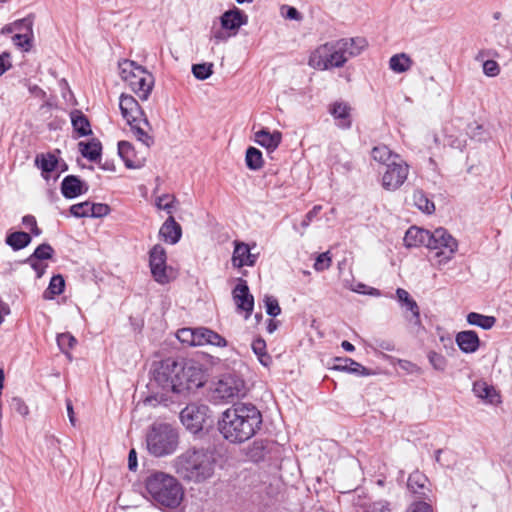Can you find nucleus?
<instances>
[{
	"instance_id": "f257e3e1",
	"label": "nucleus",
	"mask_w": 512,
	"mask_h": 512,
	"mask_svg": "<svg viewBox=\"0 0 512 512\" xmlns=\"http://www.w3.org/2000/svg\"><path fill=\"white\" fill-rule=\"evenodd\" d=\"M152 379L162 390L161 401L175 402L202 387L205 372L196 362L184 363L167 358L154 364Z\"/></svg>"
},
{
	"instance_id": "f03ea898",
	"label": "nucleus",
	"mask_w": 512,
	"mask_h": 512,
	"mask_svg": "<svg viewBox=\"0 0 512 512\" xmlns=\"http://www.w3.org/2000/svg\"><path fill=\"white\" fill-rule=\"evenodd\" d=\"M260 410L251 403H236L222 413L219 431L231 443H243L261 428Z\"/></svg>"
},
{
	"instance_id": "7ed1b4c3",
	"label": "nucleus",
	"mask_w": 512,
	"mask_h": 512,
	"mask_svg": "<svg viewBox=\"0 0 512 512\" xmlns=\"http://www.w3.org/2000/svg\"><path fill=\"white\" fill-rule=\"evenodd\" d=\"M367 41L362 37L332 40L316 47L309 55L308 65L316 70L343 67L346 62L362 53Z\"/></svg>"
},
{
	"instance_id": "20e7f679",
	"label": "nucleus",
	"mask_w": 512,
	"mask_h": 512,
	"mask_svg": "<svg viewBox=\"0 0 512 512\" xmlns=\"http://www.w3.org/2000/svg\"><path fill=\"white\" fill-rule=\"evenodd\" d=\"M173 467L183 480L201 483L214 475L216 456L208 449H188L174 459Z\"/></svg>"
},
{
	"instance_id": "39448f33",
	"label": "nucleus",
	"mask_w": 512,
	"mask_h": 512,
	"mask_svg": "<svg viewBox=\"0 0 512 512\" xmlns=\"http://www.w3.org/2000/svg\"><path fill=\"white\" fill-rule=\"evenodd\" d=\"M143 496L158 507L176 508L180 505L184 492L175 477L161 471H153L144 479Z\"/></svg>"
},
{
	"instance_id": "423d86ee",
	"label": "nucleus",
	"mask_w": 512,
	"mask_h": 512,
	"mask_svg": "<svg viewBox=\"0 0 512 512\" xmlns=\"http://www.w3.org/2000/svg\"><path fill=\"white\" fill-rule=\"evenodd\" d=\"M373 160L384 166L381 185L387 191L398 190L407 180L409 165L399 154L386 145H377L371 151Z\"/></svg>"
},
{
	"instance_id": "0eeeda50",
	"label": "nucleus",
	"mask_w": 512,
	"mask_h": 512,
	"mask_svg": "<svg viewBox=\"0 0 512 512\" xmlns=\"http://www.w3.org/2000/svg\"><path fill=\"white\" fill-rule=\"evenodd\" d=\"M147 449L156 457L172 454L178 445V435L168 424L153 425L146 436Z\"/></svg>"
},
{
	"instance_id": "6e6552de",
	"label": "nucleus",
	"mask_w": 512,
	"mask_h": 512,
	"mask_svg": "<svg viewBox=\"0 0 512 512\" xmlns=\"http://www.w3.org/2000/svg\"><path fill=\"white\" fill-rule=\"evenodd\" d=\"M427 248L435 251L432 256L433 265L441 267L454 258L458 250V241L445 228L439 227L431 231Z\"/></svg>"
},
{
	"instance_id": "1a4fd4ad",
	"label": "nucleus",
	"mask_w": 512,
	"mask_h": 512,
	"mask_svg": "<svg viewBox=\"0 0 512 512\" xmlns=\"http://www.w3.org/2000/svg\"><path fill=\"white\" fill-rule=\"evenodd\" d=\"M246 394V384L237 374L228 373L223 375L211 391L214 401H229Z\"/></svg>"
},
{
	"instance_id": "9d476101",
	"label": "nucleus",
	"mask_w": 512,
	"mask_h": 512,
	"mask_svg": "<svg viewBox=\"0 0 512 512\" xmlns=\"http://www.w3.org/2000/svg\"><path fill=\"white\" fill-rule=\"evenodd\" d=\"M209 407L206 405L189 404L180 413V419L183 425L192 433L202 430L204 424L209 419Z\"/></svg>"
},
{
	"instance_id": "9b49d317",
	"label": "nucleus",
	"mask_w": 512,
	"mask_h": 512,
	"mask_svg": "<svg viewBox=\"0 0 512 512\" xmlns=\"http://www.w3.org/2000/svg\"><path fill=\"white\" fill-rule=\"evenodd\" d=\"M166 260L165 249L160 244L154 245L149 253V265L153 278L160 284H166L171 279Z\"/></svg>"
},
{
	"instance_id": "f8f14e48",
	"label": "nucleus",
	"mask_w": 512,
	"mask_h": 512,
	"mask_svg": "<svg viewBox=\"0 0 512 512\" xmlns=\"http://www.w3.org/2000/svg\"><path fill=\"white\" fill-rule=\"evenodd\" d=\"M119 108L127 124L142 121L145 126L149 127L148 119L145 117L143 110L133 96L122 94L120 96Z\"/></svg>"
},
{
	"instance_id": "ddd939ff",
	"label": "nucleus",
	"mask_w": 512,
	"mask_h": 512,
	"mask_svg": "<svg viewBox=\"0 0 512 512\" xmlns=\"http://www.w3.org/2000/svg\"><path fill=\"white\" fill-rule=\"evenodd\" d=\"M131 90L143 101L149 98L154 86V77L145 68L136 70L134 76L127 82Z\"/></svg>"
},
{
	"instance_id": "4468645a",
	"label": "nucleus",
	"mask_w": 512,
	"mask_h": 512,
	"mask_svg": "<svg viewBox=\"0 0 512 512\" xmlns=\"http://www.w3.org/2000/svg\"><path fill=\"white\" fill-rule=\"evenodd\" d=\"M233 299L238 309L246 312L247 319L254 307V298L249 292L248 285L245 280L239 279L238 284L233 290Z\"/></svg>"
},
{
	"instance_id": "2eb2a0df",
	"label": "nucleus",
	"mask_w": 512,
	"mask_h": 512,
	"mask_svg": "<svg viewBox=\"0 0 512 512\" xmlns=\"http://www.w3.org/2000/svg\"><path fill=\"white\" fill-rule=\"evenodd\" d=\"M235 247L232 256V264L234 267L241 268L243 266H253L256 263L257 256L252 254L248 244L235 241Z\"/></svg>"
},
{
	"instance_id": "dca6fc26",
	"label": "nucleus",
	"mask_w": 512,
	"mask_h": 512,
	"mask_svg": "<svg viewBox=\"0 0 512 512\" xmlns=\"http://www.w3.org/2000/svg\"><path fill=\"white\" fill-rule=\"evenodd\" d=\"M246 23L247 16L237 8L226 11L221 16V27L225 30L232 31L233 35H235L238 29Z\"/></svg>"
},
{
	"instance_id": "f3484780",
	"label": "nucleus",
	"mask_w": 512,
	"mask_h": 512,
	"mask_svg": "<svg viewBox=\"0 0 512 512\" xmlns=\"http://www.w3.org/2000/svg\"><path fill=\"white\" fill-rule=\"evenodd\" d=\"M431 231L419 228L416 226L410 227L404 236V244L406 247H420L425 246L427 247V244L430 240Z\"/></svg>"
},
{
	"instance_id": "a211bd4d",
	"label": "nucleus",
	"mask_w": 512,
	"mask_h": 512,
	"mask_svg": "<svg viewBox=\"0 0 512 512\" xmlns=\"http://www.w3.org/2000/svg\"><path fill=\"white\" fill-rule=\"evenodd\" d=\"M159 236L169 244H176L180 240L182 228L172 215H170L160 227Z\"/></svg>"
},
{
	"instance_id": "6ab92c4d",
	"label": "nucleus",
	"mask_w": 512,
	"mask_h": 512,
	"mask_svg": "<svg viewBox=\"0 0 512 512\" xmlns=\"http://www.w3.org/2000/svg\"><path fill=\"white\" fill-rule=\"evenodd\" d=\"M350 111V106L341 101L334 102L329 108V112L336 121V125L342 129H347L351 126Z\"/></svg>"
},
{
	"instance_id": "aec40b11",
	"label": "nucleus",
	"mask_w": 512,
	"mask_h": 512,
	"mask_svg": "<svg viewBox=\"0 0 512 512\" xmlns=\"http://www.w3.org/2000/svg\"><path fill=\"white\" fill-rule=\"evenodd\" d=\"M118 154L130 169H138L143 166V160L137 157L134 147L128 141L118 143Z\"/></svg>"
},
{
	"instance_id": "412c9836",
	"label": "nucleus",
	"mask_w": 512,
	"mask_h": 512,
	"mask_svg": "<svg viewBox=\"0 0 512 512\" xmlns=\"http://www.w3.org/2000/svg\"><path fill=\"white\" fill-rule=\"evenodd\" d=\"M87 190L85 184L74 175L66 176L61 183V192L66 198H75Z\"/></svg>"
},
{
	"instance_id": "4be33fe9",
	"label": "nucleus",
	"mask_w": 512,
	"mask_h": 512,
	"mask_svg": "<svg viewBox=\"0 0 512 512\" xmlns=\"http://www.w3.org/2000/svg\"><path fill=\"white\" fill-rule=\"evenodd\" d=\"M254 140L260 146L273 151L281 143L282 134L279 131L270 132L268 129L263 128L255 133Z\"/></svg>"
},
{
	"instance_id": "5701e85b",
	"label": "nucleus",
	"mask_w": 512,
	"mask_h": 512,
	"mask_svg": "<svg viewBox=\"0 0 512 512\" xmlns=\"http://www.w3.org/2000/svg\"><path fill=\"white\" fill-rule=\"evenodd\" d=\"M456 343L464 353H474L479 348L480 340L476 332L468 330L457 334Z\"/></svg>"
},
{
	"instance_id": "b1692460",
	"label": "nucleus",
	"mask_w": 512,
	"mask_h": 512,
	"mask_svg": "<svg viewBox=\"0 0 512 512\" xmlns=\"http://www.w3.org/2000/svg\"><path fill=\"white\" fill-rule=\"evenodd\" d=\"M335 361L336 364L333 367L335 370L345 371L362 376L371 375V372L366 367L351 358H336Z\"/></svg>"
},
{
	"instance_id": "393cba45",
	"label": "nucleus",
	"mask_w": 512,
	"mask_h": 512,
	"mask_svg": "<svg viewBox=\"0 0 512 512\" xmlns=\"http://www.w3.org/2000/svg\"><path fill=\"white\" fill-rule=\"evenodd\" d=\"M473 393L476 397L484 400L486 403L495 404L498 403L499 395L493 386L487 384L485 381H476L473 384Z\"/></svg>"
},
{
	"instance_id": "a878e982",
	"label": "nucleus",
	"mask_w": 512,
	"mask_h": 512,
	"mask_svg": "<svg viewBox=\"0 0 512 512\" xmlns=\"http://www.w3.org/2000/svg\"><path fill=\"white\" fill-rule=\"evenodd\" d=\"M199 337L197 338V346L204 345H213L217 347H225L227 346V341L220 334L215 331L200 327L199 328Z\"/></svg>"
},
{
	"instance_id": "bb28decb",
	"label": "nucleus",
	"mask_w": 512,
	"mask_h": 512,
	"mask_svg": "<svg viewBox=\"0 0 512 512\" xmlns=\"http://www.w3.org/2000/svg\"><path fill=\"white\" fill-rule=\"evenodd\" d=\"M274 443L268 440H256L249 448L248 456L251 460L258 462L264 460L272 450Z\"/></svg>"
},
{
	"instance_id": "cd10ccee",
	"label": "nucleus",
	"mask_w": 512,
	"mask_h": 512,
	"mask_svg": "<svg viewBox=\"0 0 512 512\" xmlns=\"http://www.w3.org/2000/svg\"><path fill=\"white\" fill-rule=\"evenodd\" d=\"M71 122L74 131L78 134L79 137L87 136L92 133L90 123L82 112L78 110L72 112Z\"/></svg>"
},
{
	"instance_id": "c85d7f7f",
	"label": "nucleus",
	"mask_w": 512,
	"mask_h": 512,
	"mask_svg": "<svg viewBox=\"0 0 512 512\" xmlns=\"http://www.w3.org/2000/svg\"><path fill=\"white\" fill-rule=\"evenodd\" d=\"M78 145L81 154L88 160L96 161L98 158H100L102 150L100 141L92 139L89 142H80Z\"/></svg>"
},
{
	"instance_id": "c756f323",
	"label": "nucleus",
	"mask_w": 512,
	"mask_h": 512,
	"mask_svg": "<svg viewBox=\"0 0 512 512\" xmlns=\"http://www.w3.org/2000/svg\"><path fill=\"white\" fill-rule=\"evenodd\" d=\"M412 59L405 53L393 55L389 60V68L395 73H404L412 67Z\"/></svg>"
},
{
	"instance_id": "7c9ffc66",
	"label": "nucleus",
	"mask_w": 512,
	"mask_h": 512,
	"mask_svg": "<svg viewBox=\"0 0 512 512\" xmlns=\"http://www.w3.org/2000/svg\"><path fill=\"white\" fill-rule=\"evenodd\" d=\"M467 322L470 325L480 327L484 330H489L495 325L496 318L494 316H487L476 312H470L467 315Z\"/></svg>"
},
{
	"instance_id": "2f4dec72",
	"label": "nucleus",
	"mask_w": 512,
	"mask_h": 512,
	"mask_svg": "<svg viewBox=\"0 0 512 512\" xmlns=\"http://www.w3.org/2000/svg\"><path fill=\"white\" fill-rule=\"evenodd\" d=\"M427 478L422 473L416 471L410 474L407 482L408 489L412 491L414 494H419L421 496L425 495Z\"/></svg>"
},
{
	"instance_id": "473e14b6",
	"label": "nucleus",
	"mask_w": 512,
	"mask_h": 512,
	"mask_svg": "<svg viewBox=\"0 0 512 512\" xmlns=\"http://www.w3.org/2000/svg\"><path fill=\"white\" fill-rule=\"evenodd\" d=\"M251 347L259 362L265 367L270 366L272 363V358L267 353L265 340L262 338H257L252 342Z\"/></svg>"
},
{
	"instance_id": "72a5a7b5",
	"label": "nucleus",
	"mask_w": 512,
	"mask_h": 512,
	"mask_svg": "<svg viewBox=\"0 0 512 512\" xmlns=\"http://www.w3.org/2000/svg\"><path fill=\"white\" fill-rule=\"evenodd\" d=\"M31 242V236L26 232H13L6 238V243L14 250L25 248Z\"/></svg>"
},
{
	"instance_id": "f704fd0d",
	"label": "nucleus",
	"mask_w": 512,
	"mask_h": 512,
	"mask_svg": "<svg viewBox=\"0 0 512 512\" xmlns=\"http://www.w3.org/2000/svg\"><path fill=\"white\" fill-rule=\"evenodd\" d=\"M35 162L43 173L52 172L59 165L57 157L52 153L37 155Z\"/></svg>"
},
{
	"instance_id": "c9c22d12",
	"label": "nucleus",
	"mask_w": 512,
	"mask_h": 512,
	"mask_svg": "<svg viewBox=\"0 0 512 512\" xmlns=\"http://www.w3.org/2000/svg\"><path fill=\"white\" fill-rule=\"evenodd\" d=\"M413 202L420 211L426 214H432L435 211V205L433 201H431L427 197V195L421 190H417L414 192Z\"/></svg>"
},
{
	"instance_id": "e433bc0d",
	"label": "nucleus",
	"mask_w": 512,
	"mask_h": 512,
	"mask_svg": "<svg viewBox=\"0 0 512 512\" xmlns=\"http://www.w3.org/2000/svg\"><path fill=\"white\" fill-rule=\"evenodd\" d=\"M133 132L134 136L144 144L146 147H150L153 144V138L145 131V126L142 121H135L133 123H128Z\"/></svg>"
},
{
	"instance_id": "4c0bfd02",
	"label": "nucleus",
	"mask_w": 512,
	"mask_h": 512,
	"mask_svg": "<svg viewBox=\"0 0 512 512\" xmlns=\"http://www.w3.org/2000/svg\"><path fill=\"white\" fill-rule=\"evenodd\" d=\"M245 162L250 170L256 171L263 166L262 152L255 147L246 150Z\"/></svg>"
},
{
	"instance_id": "58836bf2",
	"label": "nucleus",
	"mask_w": 512,
	"mask_h": 512,
	"mask_svg": "<svg viewBox=\"0 0 512 512\" xmlns=\"http://www.w3.org/2000/svg\"><path fill=\"white\" fill-rule=\"evenodd\" d=\"M65 287L64 278L61 275H55L51 278L47 290L44 292V298L52 299L56 295H60Z\"/></svg>"
},
{
	"instance_id": "ea45409f",
	"label": "nucleus",
	"mask_w": 512,
	"mask_h": 512,
	"mask_svg": "<svg viewBox=\"0 0 512 512\" xmlns=\"http://www.w3.org/2000/svg\"><path fill=\"white\" fill-rule=\"evenodd\" d=\"M143 67L137 65L134 61L123 60L119 62V74L123 81L126 83L134 76L136 70H141Z\"/></svg>"
},
{
	"instance_id": "a19ab883",
	"label": "nucleus",
	"mask_w": 512,
	"mask_h": 512,
	"mask_svg": "<svg viewBox=\"0 0 512 512\" xmlns=\"http://www.w3.org/2000/svg\"><path fill=\"white\" fill-rule=\"evenodd\" d=\"M199 328H182L177 332V338L180 342L189 346H197V338L199 337Z\"/></svg>"
},
{
	"instance_id": "79ce46f5",
	"label": "nucleus",
	"mask_w": 512,
	"mask_h": 512,
	"mask_svg": "<svg viewBox=\"0 0 512 512\" xmlns=\"http://www.w3.org/2000/svg\"><path fill=\"white\" fill-rule=\"evenodd\" d=\"M53 253V248L49 244L43 243L35 249L34 253L28 258L27 261L32 262L33 259L47 260L52 258Z\"/></svg>"
},
{
	"instance_id": "37998d69",
	"label": "nucleus",
	"mask_w": 512,
	"mask_h": 512,
	"mask_svg": "<svg viewBox=\"0 0 512 512\" xmlns=\"http://www.w3.org/2000/svg\"><path fill=\"white\" fill-rule=\"evenodd\" d=\"M213 64L212 63H201L194 64L192 66V73L195 78L199 80H205L209 78L213 73Z\"/></svg>"
},
{
	"instance_id": "c03bdc74",
	"label": "nucleus",
	"mask_w": 512,
	"mask_h": 512,
	"mask_svg": "<svg viewBox=\"0 0 512 512\" xmlns=\"http://www.w3.org/2000/svg\"><path fill=\"white\" fill-rule=\"evenodd\" d=\"M175 201H176V198L174 196L165 194V195L157 197L155 205L159 210H164L168 214L171 215L172 208H173Z\"/></svg>"
},
{
	"instance_id": "a18cd8bd",
	"label": "nucleus",
	"mask_w": 512,
	"mask_h": 512,
	"mask_svg": "<svg viewBox=\"0 0 512 512\" xmlns=\"http://www.w3.org/2000/svg\"><path fill=\"white\" fill-rule=\"evenodd\" d=\"M403 307H405L407 310L411 312V317L409 318V321L413 323L414 326L421 328L422 323L420 318V309L417 302L414 299H412L408 301V303Z\"/></svg>"
},
{
	"instance_id": "49530a36",
	"label": "nucleus",
	"mask_w": 512,
	"mask_h": 512,
	"mask_svg": "<svg viewBox=\"0 0 512 512\" xmlns=\"http://www.w3.org/2000/svg\"><path fill=\"white\" fill-rule=\"evenodd\" d=\"M322 209V206L315 205L303 218L302 222L300 223V229L296 228L297 231H299L300 235H303L305 230L309 227L311 222L315 217L318 216Z\"/></svg>"
},
{
	"instance_id": "de8ad7c7",
	"label": "nucleus",
	"mask_w": 512,
	"mask_h": 512,
	"mask_svg": "<svg viewBox=\"0 0 512 512\" xmlns=\"http://www.w3.org/2000/svg\"><path fill=\"white\" fill-rule=\"evenodd\" d=\"M428 360L432 367L437 371L443 372L447 367L446 358L435 351H430L428 353Z\"/></svg>"
},
{
	"instance_id": "09e8293b",
	"label": "nucleus",
	"mask_w": 512,
	"mask_h": 512,
	"mask_svg": "<svg viewBox=\"0 0 512 512\" xmlns=\"http://www.w3.org/2000/svg\"><path fill=\"white\" fill-rule=\"evenodd\" d=\"M57 344L62 352L68 354V350L76 344V339L70 333H62L57 336Z\"/></svg>"
},
{
	"instance_id": "8fccbe9b",
	"label": "nucleus",
	"mask_w": 512,
	"mask_h": 512,
	"mask_svg": "<svg viewBox=\"0 0 512 512\" xmlns=\"http://www.w3.org/2000/svg\"><path fill=\"white\" fill-rule=\"evenodd\" d=\"M264 304L266 313L269 316L276 317L281 313V308L279 306L278 300L275 297L266 295L264 297Z\"/></svg>"
},
{
	"instance_id": "3c124183",
	"label": "nucleus",
	"mask_w": 512,
	"mask_h": 512,
	"mask_svg": "<svg viewBox=\"0 0 512 512\" xmlns=\"http://www.w3.org/2000/svg\"><path fill=\"white\" fill-rule=\"evenodd\" d=\"M70 213L77 218L90 217V202L86 201L72 205Z\"/></svg>"
},
{
	"instance_id": "603ef678",
	"label": "nucleus",
	"mask_w": 512,
	"mask_h": 512,
	"mask_svg": "<svg viewBox=\"0 0 512 512\" xmlns=\"http://www.w3.org/2000/svg\"><path fill=\"white\" fill-rule=\"evenodd\" d=\"M330 265L331 258L329 256V252H324L317 256L313 267L316 271L321 272L328 269Z\"/></svg>"
},
{
	"instance_id": "864d4df0",
	"label": "nucleus",
	"mask_w": 512,
	"mask_h": 512,
	"mask_svg": "<svg viewBox=\"0 0 512 512\" xmlns=\"http://www.w3.org/2000/svg\"><path fill=\"white\" fill-rule=\"evenodd\" d=\"M109 212L110 208L107 204L90 202V217H103L106 216Z\"/></svg>"
},
{
	"instance_id": "5fc2aeb1",
	"label": "nucleus",
	"mask_w": 512,
	"mask_h": 512,
	"mask_svg": "<svg viewBox=\"0 0 512 512\" xmlns=\"http://www.w3.org/2000/svg\"><path fill=\"white\" fill-rule=\"evenodd\" d=\"M483 73L488 77H495L500 73V67L494 60H486L483 62Z\"/></svg>"
},
{
	"instance_id": "6e6d98bb",
	"label": "nucleus",
	"mask_w": 512,
	"mask_h": 512,
	"mask_svg": "<svg viewBox=\"0 0 512 512\" xmlns=\"http://www.w3.org/2000/svg\"><path fill=\"white\" fill-rule=\"evenodd\" d=\"M351 290L357 292L359 294H366L370 296L379 297L381 295L380 291L373 287H368L363 283H357L355 286L351 287Z\"/></svg>"
},
{
	"instance_id": "4d7b16f0",
	"label": "nucleus",
	"mask_w": 512,
	"mask_h": 512,
	"mask_svg": "<svg viewBox=\"0 0 512 512\" xmlns=\"http://www.w3.org/2000/svg\"><path fill=\"white\" fill-rule=\"evenodd\" d=\"M12 42L15 46L28 51L30 48V39L26 34H15L12 36Z\"/></svg>"
},
{
	"instance_id": "13d9d810",
	"label": "nucleus",
	"mask_w": 512,
	"mask_h": 512,
	"mask_svg": "<svg viewBox=\"0 0 512 512\" xmlns=\"http://www.w3.org/2000/svg\"><path fill=\"white\" fill-rule=\"evenodd\" d=\"M364 512H389L385 501H377L364 506Z\"/></svg>"
},
{
	"instance_id": "bf43d9fd",
	"label": "nucleus",
	"mask_w": 512,
	"mask_h": 512,
	"mask_svg": "<svg viewBox=\"0 0 512 512\" xmlns=\"http://www.w3.org/2000/svg\"><path fill=\"white\" fill-rule=\"evenodd\" d=\"M281 14L290 20H301V14L298 12V10L294 7L283 5L281 7Z\"/></svg>"
},
{
	"instance_id": "052dcab7",
	"label": "nucleus",
	"mask_w": 512,
	"mask_h": 512,
	"mask_svg": "<svg viewBox=\"0 0 512 512\" xmlns=\"http://www.w3.org/2000/svg\"><path fill=\"white\" fill-rule=\"evenodd\" d=\"M231 36H233L232 33H229L225 29H217L212 32L211 40L215 42V44H218L220 42L227 41Z\"/></svg>"
},
{
	"instance_id": "680f3d73",
	"label": "nucleus",
	"mask_w": 512,
	"mask_h": 512,
	"mask_svg": "<svg viewBox=\"0 0 512 512\" xmlns=\"http://www.w3.org/2000/svg\"><path fill=\"white\" fill-rule=\"evenodd\" d=\"M11 406L17 413L22 416H26L29 413L28 406L20 398H13Z\"/></svg>"
},
{
	"instance_id": "e2e57ef3",
	"label": "nucleus",
	"mask_w": 512,
	"mask_h": 512,
	"mask_svg": "<svg viewBox=\"0 0 512 512\" xmlns=\"http://www.w3.org/2000/svg\"><path fill=\"white\" fill-rule=\"evenodd\" d=\"M407 512H432L431 506L426 502L413 503Z\"/></svg>"
},
{
	"instance_id": "0e129e2a",
	"label": "nucleus",
	"mask_w": 512,
	"mask_h": 512,
	"mask_svg": "<svg viewBox=\"0 0 512 512\" xmlns=\"http://www.w3.org/2000/svg\"><path fill=\"white\" fill-rule=\"evenodd\" d=\"M10 67V54L4 52L0 55V76L4 74Z\"/></svg>"
},
{
	"instance_id": "69168bd1",
	"label": "nucleus",
	"mask_w": 512,
	"mask_h": 512,
	"mask_svg": "<svg viewBox=\"0 0 512 512\" xmlns=\"http://www.w3.org/2000/svg\"><path fill=\"white\" fill-rule=\"evenodd\" d=\"M396 297L402 306L406 305L408 301L412 300L410 294L403 288H398L396 290Z\"/></svg>"
},
{
	"instance_id": "338daca9",
	"label": "nucleus",
	"mask_w": 512,
	"mask_h": 512,
	"mask_svg": "<svg viewBox=\"0 0 512 512\" xmlns=\"http://www.w3.org/2000/svg\"><path fill=\"white\" fill-rule=\"evenodd\" d=\"M128 467L130 470H135L137 468V454L134 449H131L128 455Z\"/></svg>"
},
{
	"instance_id": "774afa93",
	"label": "nucleus",
	"mask_w": 512,
	"mask_h": 512,
	"mask_svg": "<svg viewBox=\"0 0 512 512\" xmlns=\"http://www.w3.org/2000/svg\"><path fill=\"white\" fill-rule=\"evenodd\" d=\"M399 365L402 369H405L410 373H413L418 370V367L415 364L406 360H400Z\"/></svg>"
}]
</instances>
